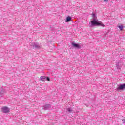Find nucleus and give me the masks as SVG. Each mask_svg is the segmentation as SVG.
<instances>
[{
    "label": "nucleus",
    "mask_w": 125,
    "mask_h": 125,
    "mask_svg": "<svg viewBox=\"0 0 125 125\" xmlns=\"http://www.w3.org/2000/svg\"><path fill=\"white\" fill-rule=\"evenodd\" d=\"M72 45L73 46V47H75L76 48H78L79 49H80L82 48V46L81 45H79V44L72 43Z\"/></svg>",
    "instance_id": "423d86ee"
},
{
    "label": "nucleus",
    "mask_w": 125,
    "mask_h": 125,
    "mask_svg": "<svg viewBox=\"0 0 125 125\" xmlns=\"http://www.w3.org/2000/svg\"><path fill=\"white\" fill-rule=\"evenodd\" d=\"M99 23L100 24V26H101L102 27H105V24L102 23L101 21H99Z\"/></svg>",
    "instance_id": "9d476101"
},
{
    "label": "nucleus",
    "mask_w": 125,
    "mask_h": 125,
    "mask_svg": "<svg viewBox=\"0 0 125 125\" xmlns=\"http://www.w3.org/2000/svg\"><path fill=\"white\" fill-rule=\"evenodd\" d=\"M119 64H120V62H118L117 63H116V67L118 70H120V69H121V67L119 66Z\"/></svg>",
    "instance_id": "1a4fd4ad"
},
{
    "label": "nucleus",
    "mask_w": 125,
    "mask_h": 125,
    "mask_svg": "<svg viewBox=\"0 0 125 125\" xmlns=\"http://www.w3.org/2000/svg\"><path fill=\"white\" fill-rule=\"evenodd\" d=\"M72 20V17L70 16H67L66 18V22H70Z\"/></svg>",
    "instance_id": "0eeeda50"
},
{
    "label": "nucleus",
    "mask_w": 125,
    "mask_h": 125,
    "mask_svg": "<svg viewBox=\"0 0 125 125\" xmlns=\"http://www.w3.org/2000/svg\"><path fill=\"white\" fill-rule=\"evenodd\" d=\"M46 80H47V81H50V79H49V77H47V78H46Z\"/></svg>",
    "instance_id": "4468645a"
},
{
    "label": "nucleus",
    "mask_w": 125,
    "mask_h": 125,
    "mask_svg": "<svg viewBox=\"0 0 125 125\" xmlns=\"http://www.w3.org/2000/svg\"><path fill=\"white\" fill-rule=\"evenodd\" d=\"M68 112H69V113H71L73 111V110H72V108H68L67 109Z\"/></svg>",
    "instance_id": "f8f14e48"
},
{
    "label": "nucleus",
    "mask_w": 125,
    "mask_h": 125,
    "mask_svg": "<svg viewBox=\"0 0 125 125\" xmlns=\"http://www.w3.org/2000/svg\"><path fill=\"white\" fill-rule=\"evenodd\" d=\"M40 80L41 81H44L45 80V76H41Z\"/></svg>",
    "instance_id": "6e6552de"
},
{
    "label": "nucleus",
    "mask_w": 125,
    "mask_h": 125,
    "mask_svg": "<svg viewBox=\"0 0 125 125\" xmlns=\"http://www.w3.org/2000/svg\"><path fill=\"white\" fill-rule=\"evenodd\" d=\"M125 88V83L123 84L117 85V87L116 88L117 90H123Z\"/></svg>",
    "instance_id": "7ed1b4c3"
},
{
    "label": "nucleus",
    "mask_w": 125,
    "mask_h": 125,
    "mask_svg": "<svg viewBox=\"0 0 125 125\" xmlns=\"http://www.w3.org/2000/svg\"><path fill=\"white\" fill-rule=\"evenodd\" d=\"M43 109L45 110H49L50 108H51V105H50V104H46L43 106Z\"/></svg>",
    "instance_id": "39448f33"
},
{
    "label": "nucleus",
    "mask_w": 125,
    "mask_h": 125,
    "mask_svg": "<svg viewBox=\"0 0 125 125\" xmlns=\"http://www.w3.org/2000/svg\"><path fill=\"white\" fill-rule=\"evenodd\" d=\"M104 1H109V0H104Z\"/></svg>",
    "instance_id": "dca6fc26"
},
{
    "label": "nucleus",
    "mask_w": 125,
    "mask_h": 125,
    "mask_svg": "<svg viewBox=\"0 0 125 125\" xmlns=\"http://www.w3.org/2000/svg\"><path fill=\"white\" fill-rule=\"evenodd\" d=\"M122 121H123V124H125V119H123Z\"/></svg>",
    "instance_id": "2eb2a0df"
},
{
    "label": "nucleus",
    "mask_w": 125,
    "mask_h": 125,
    "mask_svg": "<svg viewBox=\"0 0 125 125\" xmlns=\"http://www.w3.org/2000/svg\"><path fill=\"white\" fill-rule=\"evenodd\" d=\"M98 25H100V23L99 22V21H96L95 19L91 21V24H89V27H90Z\"/></svg>",
    "instance_id": "f257e3e1"
},
{
    "label": "nucleus",
    "mask_w": 125,
    "mask_h": 125,
    "mask_svg": "<svg viewBox=\"0 0 125 125\" xmlns=\"http://www.w3.org/2000/svg\"><path fill=\"white\" fill-rule=\"evenodd\" d=\"M118 28H119L120 31H123V29H124V26H123V25H121L118 26Z\"/></svg>",
    "instance_id": "9b49d317"
},
{
    "label": "nucleus",
    "mask_w": 125,
    "mask_h": 125,
    "mask_svg": "<svg viewBox=\"0 0 125 125\" xmlns=\"http://www.w3.org/2000/svg\"><path fill=\"white\" fill-rule=\"evenodd\" d=\"M31 45L33 47L37 49L41 48V45H40L39 43H33Z\"/></svg>",
    "instance_id": "20e7f679"
},
{
    "label": "nucleus",
    "mask_w": 125,
    "mask_h": 125,
    "mask_svg": "<svg viewBox=\"0 0 125 125\" xmlns=\"http://www.w3.org/2000/svg\"><path fill=\"white\" fill-rule=\"evenodd\" d=\"M92 16L93 17H95V14H94V13L92 14Z\"/></svg>",
    "instance_id": "ddd939ff"
},
{
    "label": "nucleus",
    "mask_w": 125,
    "mask_h": 125,
    "mask_svg": "<svg viewBox=\"0 0 125 125\" xmlns=\"http://www.w3.org/2000/svg\"><path fill=\"white\" fill-rule=\"evenodd\" d=\"M1 111L3 113H5V114H7V113H9V111L10 109L8 108V107L6 106H4L1 108Z\"/></svg>",
    "instance_id": "f03ea898"
}]
</instances>
